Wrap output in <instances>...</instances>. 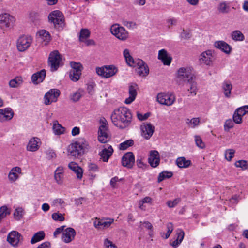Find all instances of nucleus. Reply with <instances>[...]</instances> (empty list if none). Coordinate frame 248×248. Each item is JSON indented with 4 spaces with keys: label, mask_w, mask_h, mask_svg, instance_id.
<instances>
[{
    "label": "nucleus",
    "mask_w": 248,
    "mask_h": 248,
    "mask_svg": "<svg viewBox=\"0 0 248 248\" xmlns=\"http://www.w3.org/2000/svg\"><path fill=\"white\" fill-rule=\"evenodd\" d=\"M111 119L115 126L123 129L131 124L132 114L128 108L121 107L113 110L111 115Z\"/></svg>",
    "instance_id": "obj_1"
},
{
    "label": "nucleus",
    "mask_w": 248,
    "mask_h": 248,
    "mask_svg": "<svg viewBox=\"0 0 248 248\" xmlns=\"http://www.w3.org/2000/svg\"><path fill=\"white\" fill-rule=\"evenodd\" d=\"M88 148V142L84 139H80L69 146L68 152L71 155L78 157L83 155Z\"/></svg>",
    "instance_id": "obj_2"
},
{
    "label": "nucleus",
    "mask_w": 248,
    "mask_h": 248,
    "mask_svg": "<svg viewBox=\"0 0 248 248\" xmlns=\"http://www.w3.org/2000/svg\"><path fill=\"white\" fill-rule=\"evenodd\" d=\"M192 73V68L191 67H181L177 71V82L180 85L185 82H188L194 78Z\"/></svg>",
    "instance_id": "obj_3"
},
{
    "label": "nucleus",
    "mask_w": 248,
    "mask_h": 248,
    "mask_svg": "<svg viewBox=\"0 0 248 248\" xmlns=\"http://www.w3.org/2000/svg\"><path fill=\"white\" fill-rule=\"evenodd\" d=\"M100 122L101 124L99 128L98 140L100 142L105 143L111 138L108 132V124L104 118H101Z\"/></svg>",
    "instance_id": "obj_4"
},
{
    "label": "nucleus",
    "mask_w": 248,
    "mask_h": 248,
    "mask_svg": "<svg viewBox=\"0 0 248 248\" xmlns=\"http://www.w3.org/2000/svg\"><path fill=\"white\" fill-rule=\"evenodd\" d=\"M16 18L8 13L0 14V28L4 30H11L13 28Z\"/></svg>",
    "instance_id": "obj_5"
},
{
    "label": "nucleus",
    "mask_w": 248,
    "mask_h": 248,
    "mask_svg": "<svg viewBox=\"0 0 248 248\" xmlns=\"http://www.w3.org/2000/svg\"><path fill=\"white\" fill-rule=\"evenodd\" d=\"M118 72V68L114 65H105L96 68L98 75L103 78H109L115 75Z\"/></svg>",
    "instance_id": "obj_6"
},
{
    "label": "nucleus",
    "mask_w": 248,
    "mask_h": 248,
    "mask_svg": "<svg viewBox=\"0 0 248 248\" xmlns=\"http://www.w3.org/2000/svg\"><path fill=\"white\" fill-rule=\"evenodd\" d=\"M62 62V56L58 50H54L50 53L48 63L51 71H56Z\"/></svg>",
    "instance_id": "obj_7"
},
{
    "label": "nucleus",
    "mask_w": 248,
    "mask_h": 248,
    "mask_svg": "<svg viewBox=\"0 0 248 248\" xmlns=\"http://www.w3.org/2000/svg\"><path fill=\"white\" fill-rule=\"evenodd\" d=\"M111 33L122 41H125L129 38L128 32L122 26L114 24L110 28Z\"/></svg>",
    "instance_id": "obj_8"
},
{
    "label": "nucleus",
    "mask_w": 248,
    "mask_h": 248,
    "mask_svg": "<svg viewBox=\"0 0 248 248\" xmlns=\"http://www.w3.org/2000/svg\"><path fill=\"white\" fill-rule=\"evenodd\" d=\"M133 63V65L130 66L137 67V72L139 76L146 77L148 75L149 72V67L143 60L140 59H136Z\"/></svg>",
    "instance_id": "obj_9"
},
{
    "label": "nucleus",
    "mask_w": 248,
    "mask_h": 248,
    "mask_svg": "<svg viewBox=\"0 0 248 248\" xmlns=\"http://www.w3.org/2000/svg\"><path fill=\"white\" fill-rule=\"evenodd\" d=\"M157 101L160 104L170 106L175 102L174 95L170 93H160L156 97Z\"/></svg>",
    "instance_id": "obj_10"
},
{
    "label": "nucleus",
    "mask_w": 248,
    "mask_h": 248,
    "mask_svg": "<svg viewBox=\"0 0 248 248\" xmlns=\"http://www.w3.org/2000/svg\"><path fill=\"white\" fill-rule=\"evenodd\" d=\"M49 21L52 23L56 27H62L64 22V17L62 13L58 10L52 12L48 16Z\"/></svg>",
    "instance_id": "obj_11"
},
{
    "label": "nucleus",
    "mask_w": 248,
    "mask_h": 248,
    "mask_svg": "<svg viewBox=\"0 0 248 248\" xmlns=\"http://www.w3.org/2000/svg\"><path fill=\"white\" fill-rule=\"evenodd\" d=\"M23 240L22 235L17 231H12L9 233L7 241L13 247H17L22 243Z\"/></svg>",
    "instance_id": "obj_12"
},
{
    "label": "nucleus",
    "mask_w": 248,
    "mask_h": 248,
    "mask_svg": "<svg viewBox=\"0 0 248 248\" xmlns=\"http://www.w3.org/2000/svg\"><path fill=\"white\" fill-rule=\"evenodd\" d=\"M61 93L58 89H51L46 93L44 96V103L46 105L57 102Z\"/></svg>",
    "instance_id": "obj_13"
},
{
    "label": "nucleus",
    "mask_w": 248,
    "mask_h": 248,
    "mask_svg": "<svg viewBox=\"0 0 248 248\" xmlns=\"http://www.w3.org/2000/svg\"><path fill=\"white\" fill-rule=\"evenodd\" d=\"M32 43V38L30 36H22L16 42L17 49L19 51L23 52L26 50Z\"/></svg>",
    "instance_id": "obj_14"
},
{
    "label": "nucleus",
    "mask_w": 248,
    "mask_h": 248,
    "mask_svg": "<svg viewBox=\"0 0 248 248\" xmlns=\"http://www.w3.org/2000/svg\"><path fill=\"white\" fill-rule=\"evenodd\" d=\"M246 114H248V105L237 108L233 115V122L237 124H241L242 123V117Z\"/></svg>",
    "instance_id": "obj_15"
},
{
    "label": "nucleus",
    "mask_w": 248,
    "mask_h": 248,
    "mask_svg": "<svg viewBox=\"0 0 248 248\" xmlns=\"http://www.w3.org/2000/svg\"><path fill=\"white\" fill-rule=\"evenodd\" d=\"M42 144L40 139L36 137L31 138L28 143L26 149L30 152H36L40 147Z\"/></svg>",
    "instance_id": "obj_16"
},
{
    "label": "nucleus",
    "mask_w": 248,
    "mask_h": 248,
    "mask_svg": "<svg viewBox=\"0 0 248 248\" xmlns=\"http://www.w3.org/2000/svg\"><path fill=\"white\" fill-rule=\"evenodd\" d=\"M135 162V157L132 152L125 153L122 158V164L127 168H132Z\"/></svg>",
    "instance_id": "obj_17"
},
{
    "label": "nucleus",
    "mask_w": 248,
    "mask_h": 248,
    "mask_svg": "<svg viewBox=\"0 0 248 248\" xmlns=\"http://www.w3.org/2000/svg\"><path fill=\"white\" fill-rule=\"evenodd\" d=\"M14 114V111L10 108L0 109V122L5 123L11 120Z\"/></svg>",
    "instance_id": "obj_18"
},
{
    "label": "nucleus",
    "mask_w": 248,
    "mask_h": 248,
    "mask_svg": "<svg viewBox=\"0 0 248 248\" xmlns=\"http://www.w3.org/2000/svg\"><path fill=\"white\" fill-rule=\"evenodd\" d=\"M141 135L146 139H149L153 135L155 127L150 123L144 124L141 126Z\"/></svg>",
    "instance_id": "obj_19"
},
{
    "label": "nucleus",
    "mask_w": 248,
    "mask_h": 248,
    "mask_svg": "<svg viewBox=\"0 0 248 248\" xmlns=\"http://www.w3.org/2000/svg\"><path fill=\"white\" fill-rule=\"evenodd\" d=\"M76 232L72 228H67L63 232L62 240L66 243L71 242L75 238Z\"/></svg>",
    "instance_id": "obj_20"
},
{
    "label": "nucleus",
    "mask_w": 248,
    "mask_h": 248,
    "mask_svg": "<svg viewBox=\"0 0 248 248\" xmlns=\"http://www.w3.org/2000/svg\"><path fill=\"white\" fill-rule=\"evenodd\" d=\"M158 59L161 61L164 65L168 66L170 64L172 61L171 57L164 49L159 51Z\"/></svg>",
    "instance_id": "obj_21"
},
{
    "label": "nucleus",
    "mask_w": 248,
    "mask_h": 248,
    "mask_svg": "<svg viewBox=\"0 0 248 248\" xmlns=\"http://www.w3.org/2000/svg\"><path fill=\"white\" fill-rule=\"evenodd\" d=\"M148 162L153 167H157L160 162V156L158 152L156 150L151 151L148 158Z\"/></svg>",
    "instance_id": "obj_22"
},
{
    "label": "nucleus",
    "mask_w": 248,
    "mask_h": 248,
    "mask_svg": "<svg viewBox=\"0 0 248 248\" xmlns=\"http://www.w3.org/2000/svg\"><path fill=\"white\" fill-rule=\"evenodd\" d=\"M213 56L211 50H207L202 52L200 56L199 61L201 63L207 65L211 64Z\"/></svg>",
    "instance_id": "obj_23"
},
{
    "label": "nucleus",
    "mask_w": 248,
    "mask_h": 248,
    "mask_svg": "<svg viewBox=\"0 0 248 248\" xmlns=\"http://www.w3.org/2000/svg\"><path fill=\"white\" fill-rule=\"evenodd\" d=\"M113 153V149L111 145H109L107 148H104L99 153V155L101 159L104 162H108L110 157Z\"/></svg>",
    "instance_id": "obj_24"
},
{
    "label": "nucleus",
    "mask_w": 248,
    "mask_h": 248,
    "mask_svg": "<svg viewBox=\"0 0 248 248\" xmlns=\"http://www.w3.org/2000/svg\"><path fill=\"white\" fill-rule=\"evenodd\" d=\"M21 174V169L19 167H13L8 174V179L10 182L16 181L19 177V174Z\"/></svg>",
    "instance_id": "obj_25"
},
{
    "label": "nucleus",
    "mask_w": 248,
    "mask_h": 248,
    "mask_svg": "<svg viewBox=\"0 0 248 248\" xmlns=\"http://www.w3.org/2000/svg\"><path fill=\"white\" fill-rule=\"evenodd\" d=\"M46 75V70L42 69L32 75L31 78V81L34 84H37L40 82H42L44 80Z\"/></svg>",
    "instance_id": "obj_26"
},
{
    "label": "nucleus",
    "mask_w": 248,
    "mask_h": 248,
    "mask_svg": "<svg viewBox=\"0 0 248 248\" xmlns=\"http://www.w3.org/2000/svg\"><path fill=\"white\" fill-rule=\"evenodd\" d=\"M129 97L127 98L124 102L126 104H131L136 98L137 94V85H131L128 90Z\"/></svg>",
    "instance_id": "obj_27"
},
{
    "label": "nucleus",
    "mask_w": 248,
    "mask_h": 248,
    "mask_svg": "<svg viewBox=\"0 0 248 248\" xmlns=\"http://www.w3.org/2000/svg\"><path fill=\"white\" fill-rule=\"evenodd\" d=\"M215 46L226 54H230L232 48L227 43L223 41H217L214 44Z\"/></svg>",
    "instance_id": "obj_28"
},
{
    "label": "nucleus",
    "mask_w": 248,
    "mask_h": 248,
    "mask_svg": "<svg viewBox=\"0 0 248 248\" xmlns=\"http://www.w3.org/2000/svg\"><path fill=\"white\" fill-rule=\"evenodd\" d=\"M222 89L224 95L226 98H230L231 96V91L232 89V85L230 81H225L222 84Z\"/></svg>",
    "instance_id": "obj_29"
},
{
    "label": "nucleus",
    "mask_w": 248,
    "mask_h": 248,
    "mask_svg": "<svg viewBox=\"0 0 248 248\" xmlns=\"http://www.w3.org/2000/svg\"><path fill=\"white\" fill-rule=\"evenodd\" d=\"M63 168L62 166L58 167L55 170L54 174V178L58 184H62L63 180Z\"/></svg>",
    "instance_id": "obj_30"
},
{
    "label": "nucleus",
    "mask_w": 248,
    "mask_h": 248,
    "mask_svg": "<svg viewBox=\"0 0 248 248\" xmlns=\"http://www.w3.org/2000/svg\"><path fill=\"white\" fill-rule=\"evenodd\" d=\"M68 167L70 169L76 173L78 178L81 179L82 178L83 174L82 169L77 163L71 162L69 164Z\"/></svg>",
    "instance_id": "obj_31"
},
{
    "label": "nucleus",
    "mask_w": 248,
    "mask_h": 248,
    "mask_svg": "<svg viewBox=\"0 0 248 248\" xmlns=\"http://www.w3.org/2000/svg\"><path fill=\"white\" fill-rule=\"evenodd\" d=\"M37 34L41 40L45 42V45L47 44L50 40V35L46 30H40L37 32Z\"/></svg>",
    "instance_id": "obj_32"
},
{
    "label": "nucleus",
    "mask_w": 248,
    "mask_h": 248,
    "mask_svg": "<svg viewBox=\"0 0 248 248\" xmlns=\"http://www.w3.org/2000/svg\"><path fill=\"white\" fill-rule=\"evenodd\" d=\"M187 87L188 91L193 95H195L197 93V83L195 81V78L187 82Z\"/></svg>",
    "instance_id": "obj_33"
},
{
    "label": "nucleus",
    "mask_w": 248,
    "mask_h": 248,
    "mask_svg": "<svg viewBox=\"0 0 248 248\" xmlns=\"http://www.w3.org/2000/svg\"><path fill=\"white\" fill-rule=\"evenodd\" d=\"M23 82V80L21 77H16L15 78L10 80L9 85L11 88H16L20 86Z\"/></svg>",
    "instance_id": "obj_34"
},
{
    "label": "nucleus",
    "mask_w": 248,
    "mask_h": 248,
    "mask_svg": "<svg viewBox=\"0 0 248 248\" xmlns=\"http://www.w3.org/2000/svg\"><path fill=\"white\" fill-rule=\"evenodd\" d=\"M176 164L179 168H187L190 165L191 161L186 160L184 157H181L177 159Z\"/></svg>",
    "instance_id": "obj_35"
},
{
    "label": "nucleus",
    "mask_w": 248,
    "mask_h": 248,
    "mask_svg": "<svg viewBox=\"0 0 248 248\" xmlns=\"http://www.w3.org/2000/svg\"><path fill=\"white\" fill-rule=\"evenodd\" d=\"M231 37L235 41H242L245 37L243 34L239 30H235L231 33Z\"/></svg>",
    "instance_id": "obj_36"
},
{
    "label": "nucleus",
    "mask_w": 248,
    "mask_h": 248,
    "mask_svg": "<svg viewBox=\"0 0 248 248\" xmlns=\"http://www.w3.org/2000/svg\"><path fill=\"white\" fill-rule=\"evenodd\" d=\"M45 233L43 231H41L35 233L31 240V244H35L42 240L45 237Z\"/></svg>",
    "instance_id": "obj_37"
},
{
    "label": "nucleus",
    "mask_w": 248,
    "mask_h": 248,
    "mask_svg": "<svg viewBox=\"0 0 248 248\" xmlns=\"http://www.w3.org/2000/svg\"><path fill=\"white\" fill-rule=\"evenodd\" d=\"M83 92L84 91L82 89H79L76 92L72 93L70 96L71 100L74 102L78 101L82 96Z\"/></svg>",
    "instance_id": "obj_38"
},
{
    "label": "nucleus",
    "mask_w": 248,
    "mask_h": 248,
    "mask_svg": "<svg viewBox=\"0 0 248 248\" xmlns=\"http://www.w3.org/2000/svg\"><path fill=\"white\" fill-rule=\"evenodd\" d=\"M53 130L55 134L61 135L64 133V128L62 126V125L58 123V121H55L53 123Z\"/></svg>",
    "instance_id": "obj_39"
},
{
    "label": "nucleus",
    "mask_w": 248,
    "mask_h": 248,
    "mask_svg": "<svg viewBox=\"0 0 248 248\" xmlns=\"http://www.w3.org/2000/svg\"><path fill=\"white\" fill-rule=\"evenodd\" d=\"M186 122L189 127L195 128L199 125L200 119L199 117L193 118L191 119H187Z\"/></svg>",
    "instance_id": "obj_40"
},
{
    "label": "nucleus",
    "mask_w": 248,
    "mask_h": 248,
    "mask_svg": "<svg viewBox=\"0 0 248 248\" xmlns=\"http://www.w3.org/2000/svg\"><path fill=\"white\" fill-rule=\"evenodd\" d=\"M123 55L127 64L129 66L133 65L135 59H134L130 55L129 50L128 49H125L124 50Z\"/></svg>",
    "instance_id": "obj_41"
},
{
    "label": "nucleus",
    "mask_w": 248,
    "mask_h": 248,
    "mask_svg": "<svg viewBox=\"0 0 248 248\" xmlns=\"http://www.w3.org/2000/svg\"><path fill=\"white\" fill-rule=\"evenodd\" d=\"M81 75V72L80 70H71L69 72V77L73 81L76 82L78 81Z\"/></svg>",
    "instance_id": "obj_42"
},
{
    "label": "nucleus",
    "mask_w": 248,
    "mask_h": 248,
    "mask_svg": "<svg viewBox=\"0 0 248 248\" xmlns=\"http://www.w3.org/2000/svg\"><path fill=\"white\" fill-rule=\"evenodd\" d=\"M90 35V31L87 29H82L80 30L79 40L80 42H84L88 39Z\"/></svg>",
    "instance_id": "obj_43"
},
{
    "label": "nucleus",
    "mask_w": 248,
    "mask_h": 248,
    "mask_svg": "<svg viewBox=\"0 0 248 248\" xmlns=\"http://www.w3.org/2000/svg\"><path fill=\"white\" fill-rule=\"evenodd\" d=\"M173 175V173L171 171H164L160 173L158 177V182H160L163 180L170 178Z\"/></svg>",
    "instance_id": "obj_44"
},
{
    "label": "nucleus",
    "mask_w": 248,
    "mask_h": 248,
    "mask_svg": "<svg viewBox=\"0 0 248 248\" xmlns=\"http://www.w3.org/2000/svg\"><path fill=\"white\" fill-rule=\"evenodd\" d=\"M10 214V209L6 206H2L0 208V222L8 215Z\"/></svg>",
    "instance_id": "obj_45"
},
{
    "label": "nucleus",
    "mask_w": 248,
    "mask_h": 248,
    "mask_svg": "<svg viewBox=\"0 0 248 248\" xmlns=\"http://www.w3.org/2000/svg\"><path fill=\"white\" fill-rule=\"evenodd\" d=\"M134 144V141L132 140H128L122 142L119 145V149L124 150L127 149L129 147L132 146Z\"/></svg>",
    "instance_id": "obj_46"
},
{
    "label": "nucleus",
    "mask_w": 248,
    "mask_h": 248,
    "mask_svg": "<svg viewBox=\"0 0 248 248\" xmlns=\"http://www.w3.org/2000/svg\"><path fill=\"white\" fill-rule=\"evenodd\" d=\"M217 9L220 13L224 14L229 12L230 7L226 2H222L219 4Z\"/></svg>",
    "instance_id": "obj_47"
},
{
    "label": "nucleus",
    "mask_w": 248,
    "mask_h": 248,
    "mask_svg": "<svg viewBox=\"0 0 248 248\" xmlns=\"http://www.w3.org/2000/svg\"><path fill=\"white\" fill-rule=\"evenodd\" d=\"M23 209L22 208L18 207L16 208L14 213V218L16 220H20L23 217Z\"/></svg>",
    "instance_id": "obj_48"
},
{
    "label": "nucleus",
    "mask_w": 248,
    "mask_h": 248,
    "mask_svg": "<svg viewBox=\"0 0 248 248\" xmlns=\"http://www.w3.org/2000/svg\"><path fill=\"white\" fill-rule=\"evenodd\" d=\"M46 158L48 160H53L55 159L57 157L56 154L55 152L51 149H48L46 150L45 152Z\"/></svg>",
    "instance_id": "obj_49"
},
{
    "label": "nucleus",
    "mask_w": 248,
    "mask_h": 248,
    "mask_svg": "<svg viewBox=\"0 0 248 248\" xmlns=\"http://www.w3.org/2000/svg\"><path fill=\"white\" fill-rule=\"evenodd\" d=\"M52 218L57 221H63L65 219L64 214L59 212L54 213L52 214Z\"/></svg>",
    "instance_id": "obj_50"
},
{
    "label": "nucleus",
    "mask_w": 248,
    "mask_h": 248,
    "mask_svg": "<svg viewBox=\"0 0 248 248\" xmlns=\"http://www.w3.org/2000/svg\"><path fill=\"white\" fill-rule=\"evenodd\" d=\"M235 150L233 149H227L225 151L224 155L225 158L228 161H231L234 155Z\"/></svg>",
    "instance_id": "obj_51"
},
{
    "label": "nucleus",
    "mask_w": 248,
    "mask_h": 248,
    "mask_svg": "<svg viewBox=\"0 0 248 248\" xmlns=\"http://www.w3.org/2000/svg\"><path fill=\"white\" fill-rule=\"evenodd\" d=\"M194 140L196 143V145L201 148L203 149L205 147V144L202 141V140L201 137L198 135H195L194 136Z\"/></svg>",
    "instance_id": "obj_52"
},
{
    "label": "nucleus",
    "mask_w": 248,
    "mask_h": 248,
    "mask_svg": "<svg viewBox=\"0 0 248 248\" xmlns=\"http://www.w3.org/2000/svg\"><path fill=\"white\" fill-rule=\"evenodd\" d=\"M235 165L236 167L241 168L243 170H246L248 169V164L247 161L246 160H239L236 162Z\"/></svg>",
    "instance_id": "obj_53"
},
{
    "label": "nucleus",
    "mask_w": 248,
    "mask_h": 248,
    "mask_svg": "<svg viewBox=\"0 0 248 248\" xmlns=\"http://www.w3.org/2000/svg\"><path fill=\"white\" fill-rule=\"evenodd\" d=\"M234 122L231 119H229L227 120L224 124V130L225 131H228L230 129L234 126Z\"/></svg>",
    "instance_id": "obj_54"
},
{
    "label": "nucleus",
    "mask_w": 248,
    "mask_h": 248,
    "mask_svg": "<svg viewBox=\"0 0 248 248\" xmlns=\"http://www.w3.org/2000/svg\"><path fill=\"white\" fill-rule=\"evenodd\" d=\"M113 219H102L101 229L108 228L113 222Z\"/></svg>",
    "instance_id": "obj_55"
},
{
    "label": "nucleus",
    "mask_w": 248,
    "mask_h": 248,
    "mask_svg": "<svg viewBox=\"0 0 248 248\" xmlns=\"http://www.w3.org/2000/svg\"><path fill=\"white\" fill-rule=\"evenodd\" d=\"M54 206H60L62 207L65 206L64 201L62 198H56L52 202Z\"/></svg>",
    "instance_id": "obj_56"
},
{
    "label": "nucleus",
    "mask_w": 248,
    "mask_h": 248,
    "mask_svg": "<svg viewBox=\"0 0 248 248\" xmlns=\"http://www.w3.org/2000/svg\"><path fill=\"white\" fill-rule=\"evenodd\" d=\"M70 65L72 68V70H76L77 71L80 70V72H81L82 66L80 63H77L75 62H70Z\"/></svg>",
    "instance_id": "obj_57"
},
{
    "label": "nucleus",
    "mask_w": 248,
    "mask_h": 248,
    "mask_svg": "<svg viewBox=\"0 0 248 248\" xmlns=\"http://www.w3.org/2000/svg\"><path fill=\"white\" fill-rule=\"evenodd\" d=\"M180 199L177 198L174 199L173 201H168L167 202L166 204L170 208H173L176 206L178 203L180 202Z\"/></svg>",
    "instance_id": "obj_58"
},
{
    "label": "nucleus",
    "mask_w": 248,
    "mask_h": 248,
    "mask_svg": "<svg viewBox=\"0 0 248 248\" xmlns=\"http://www.w3.org/2000/svg\"><path fill=\"white\" fill-rule=\"evenodd\" d=\"M122 179L119 178L117 176H115L110 180V185L113 188L117 187V183L121 181Z\"/></svg>",
    "instance_id": "obj_59"
},
{
    "label": "nucleus",
    "mask_w": 248,
    "mask_h": 248,
    "mask_svg": "<svg viewBox=\"0 0 248 248\" xmlns=\"http://www.w3.org/2000/svg\"><path fill=\"white\" fill-rule=\"evenodd\" d=\"M177 239L176 240H178L181 243L182 242L184 237L185 235V232L182 229H178L177 230Z\"/></svg>",
    "instance_id": "obj_60"
},
{
    "label": "nucleus",
    "mask_w": 248,
    "mask_h": 248,
    "mask_svg": "<svg viewBox=\"0 0 248 248\" xmlns=\"http://www.w3.org/2000/svg\"><path fill=\"white\" fill-rule=\"evenodd\" d=\"M123 24L129 29H134L137 27L136 23L133 21H124Z\"/></svg>",
    "instance_id": "obj_61"
},
{
    "label": "nucleus",
    "mask_w": 248,
    "mask_h": 248,
    "mask_svg": "<svg viewBox=\"0 0 248 248\" xmlns=\"http://www.w3.org/2000/svg\"><path fill=\"white\" fill-rule=\"evenodd\" d=\"M89 170L92 172H96L99 171L98 166L94 163H90L88 166Z\"/></svg>",
    "instance_id": "obj_62"
},
{
    "label": "nucleus",
    "mask_w": 248,
    "mask_h": 248,
    "mask_svg": "<svg viewBox=\"0 0 248 248\" xmlns=\"http://www.w3.org/2000/svg\"><path fill=\"white\" fill-rule=\"evenodd\" d=\"M95 86V84L94 83H91L88 85L87 90L90 94L92 95L94 93Z\"/></svg>",
    "instance_id": "obj_63"
},
{
    "label": "nucleus",
    "mask_w": 248,
    "mask_h": 248,
    "mask_svg": "<svg viewBox=\"0 0 248 248\" xmlns=\"http://www.w3.org/2000/svg\"><path fill=\"white\" fill-rule=\"evenodd\" d=\"M104 245L107 248H116L114 244L111 241L108 239H106L104 241Z\"/></svg>",
    "instance_id": "obj_64"
}]
</instances>
